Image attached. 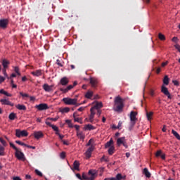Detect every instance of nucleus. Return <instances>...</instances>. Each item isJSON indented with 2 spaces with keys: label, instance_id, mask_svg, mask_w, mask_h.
I'll return each instance as SVG.
<instances>
[{
  "label": "nucleus",
  "instance_id": "37998d69",
  "mask_svg": "<svg viewBox=\"0 0 180 180\" xmlns=\"http://www.w3.org/2000/svg\"><path fill=\"white\" fill-rule=\"evenodd\" d=\"M94 115H89V122L93 123L94 122Z\"/></svg>",
  "mask_w": 180,
  "mask_h": 180
},
{
  "label": "nucleus",
  "instance_id": "13d9d810",
  "mask_svg": "<svg viewBox=\"0 0 180 180\" xmlns=\"http://www.w3.org/2000/svg\"><path fill=\"white\" fill-rule=\"evenodd\" d=\"M25 147H27L28 148H31L32 150H35L36 149V147L30 146V145H25Z\"/></svg>",
  "mask_w": 180,
  "mask_h": 180
},
{
  "label": "nucleus",
  "instance_id": "c9c22d12",
  "mask_svg": "<svg viewBox=\"0 0 180 180\" xmlns=\"http://www.w3.org/2000/svg\"><path fill=\"white\" fill-rule=\"evenodd\" d=\"M4 147H3L1 145H0V156L4 155Z\"/></svg>",
  "mask_w": 180,
  "mask_h": 180
},
{
  "label": "nucleus",
  "instance_id": "72a5a7b5",
  "mask_svg": "<svg viewBox=\"0 0 180 180\" xmlns=\"http://www.w3.org/2000/svg\"><path fill=\"white\" fill-rule=\"evenodd\" d=\"M153 115V112H146V117L148 118V120H151V116Z\"/></svg>",
  "mask_w": 180,
  "mask_h": 180
},
{
  "label": "nucleus",
  "instance_id": "f257e3e1",
  "mask_svg": "<svg viewBox=\"0 0 180 180\" xmlns=\"http://www.w3.org/2000/svg\"><path fill=\"white\" fill-rule=\"evenodd\" d=\"M124 107V104L123 103V99L120 96L115 98L113 110L120 113L122 112Z\"/></svg>",
  "mask_w": 180,
  "mask_h": 180
},
{
  "label": "nucleus",
  "instance_id": "0eeeda50",
  "mask_svg": "<svg viewBox=\"0 0 180 180\" xmlns=\"http://www.w3.org/2000/svg\"><path fill=\"white\" fill-rule=\"evenodd\" d=\"M15 156L18 160L25 161L26 158H25V155L20 150H15Z\"/></svg>",
  "mask_w": 180,
  "mask_h": 180
},
{
  "label": "nucleus",
  "instance_id": "680f3d73",
  "mask_svg": "<svg viewBox=\"0 0 180 180\" xmlns=\"http://www.w3.org/2000/svg\"><path fill=\"white\" fill-rule=\"evenodd\" d=\"M167 64H169V62H164V63H162V64H161V66H162V68H164V67H165Z\"/></svg>",
  "mask_w": 180,
  "mask_h": 180
},
{
  "label": "nucleus",
  "instance_id": "a878e982",
  "mask_svg": "<svg viewBox=\"0 0 180 180\" xmlns=\"http://www.w3.org/2000/svg\"><path fill=\"white\" fill-rule=\"evenodd\" d=\"M163 83L165 85L167 86L169 84V79L168 76H165L164 79H163Z\"/></svg>",
  "mask_w": 180,
  "mask_h": 180
},
{
  "label": "nucleus",
  "instance_id": "39448f33",
  "mask_svg": "<svg viewBox=\"0 0 180 180\" xmlns=\"http://www.w3.org/2000/svg\"><path fill=\"white\" fill-rule=\"evenodd\" d=\"M15 136L18 138L27 137L28 136V133L25 130L20 131V129H16L15 130Z\"/></svg>",
  "mask_w": 180,
  "mask_h": 180
},
{
  "label": "nucleus",
  "instance_id": "bf43d9fd",
  "mask_svg": "<svg viewBox=\"0 0 180 180\" xmlns=\"http://www.w3.org/2000/svg\"><path fill=\"white\" fill-rule=\"evenodd\" d=\"M2 71H3L4 76H5L6 77H8V74H6V69H3Z\"/></svg>",
  "mask_w": 180,
  "mask_h": 180
},
{
  "label": "nucleus",
  "instance_id": "a19ab883",
  "mask_svg": "<svg viewBox=\"0 0 180 180\" xmlns=\"http://www.w3.org/2000/svg\"><path fill=\"white\" fill-rule=\"evenodd\" d=\"M51 129H53V130L54 131H56V133H58L59 130H58V127H56V125H51Z\"/></svg>",
  "mask_w": 180,
  "mask_h": 180
},
{
  "label": "nucleus",
  "instance_id": "e2e57ef3",
  "mask_svg": "<svg viewBox=\"0 0 180 180\" xmlns=\"http://www.w3.org/2000/svg\"><path fill=\"white\" fill-rule=\"evenodd\" d=\"M173 84H174V86H179V83L176 80H174L173 81Z\"/></svg>",
  "mask_w": 180,
  "mask_h": 180
},
{
  "label": "nucleus",
  "instance_id": "ddd939ff",
  "mask_svg": "<svg viewBox=\"0 0 180 180\" xmlns=\"http://www.w3.org/2000/svg\"><path fill=\"white\" fill-rule=\"evenodd\" d=\"M69 83V79L68 77H64L60 80V84L62 86H67Z\"/></svg>",
  "mask_w": 180,
  "mask_h": 180
},
{
  "label": "nucleus",
  "instance_id": "2eb2a0df",
  "mask_svg": "<svg viewBox=\"0 0 180 180\" xmlns=\"http://www.w3.org/2000/svg\"><path fill=\"white\" fill-rule=\"evenodd\" d=\"M53 86H49L48 84H44L43 85V89L45 91V92H51L52 91Z\"/></svg>",
  "mask_w": 180,
  "mask_h": 180
},
{
  "label": "nucleus",
  "instance_id": "69168bd1",
  "mask_svg": "<svg viewBox=\"0 0 180 180\" xmlns=\"http://www.w3.org/2000/svg\"><path fill=\"white\" fill-rule=\"evenodd\" d=\"M13 180H22V179L20 176H15V177H13Z\"/></svg>",
  "mask_w": 180,
  "mask_h": 180
},
{
  "label": "nucleus",
  "instance_id": "774afa93",
  "mask_svg": "<svg viewBox=\"0 0 180 180\" xmlns=\"http://www.w3.org/2000/svg\"><path fill=\"white\" fill-rule=\"evenodd\" d=\"M14 70H15V73H18V72H19V68H18V66H15Z\"/></svg>",
  "mask_w": 180,
  "mask_h": 180
},
{
  "label": "nucleus",
  "instance_id": "ea45409f",
  "mask_svg": "<svg viewBox=\"0 0 180 180\" xmlns=\"http://www.w3.org/2000/svg\"><path fill=\"white\" fill-rule=\"evenodd\" d=\"M101 162H109V159L108 158H105V156H102L101 159Z\"/></svg>",
  "mask_w": 180,
  "mask_h": 180
},
{
  "label": "nucleus",
  "instance_id": "6e6d98bb",
  "mask_svg": "<svg viewBox=\"0 0 180 180\" xmlns=\"http://www.w3.org/2000/svg\"><path fill=\"white\" fill-rule=\"evenodd\" d=\"M94 110H96V108H91V115H95V111Z\"/></svg>",
  "mask_w": 180,
  "mask_h": 180
},
{
  "label": "nucleus",
  "instance_id": "4468645a",
  "mask_svg": "<svg viewBox=\"0 0 180 180\" xmlns=\"http://www.w3.org/2000/svg\"><path fill=\"white\" fill-rule=\"evenodd\" d=\"M126 142V139L124 136L123 137H120L119 139H117V146H120V145L125 143Z\"/></svg>",
  "mask_w": 180,
  "mask_h": 180
},
{
  "label": "nucleus",
  "instance_id": "b1692460",
  "mask_svg": "<svg viewBox=\"0 0 180 180\" xmlns=\"http://www.w3.org/2000/svg\"><path fill=\"white\" fill-rule=\"evenodd\" d=\"M84 129L91 131V130H94L95 127L91 124H86L84 127Z\"/></svg>",
  "mask_w": 180,
  "mask_h": 180
},
{
  "label": "nucleus",
  "instance_id": "bb28decb",
  "mask_svg": "<svg viewBox=\"0 0 180 180\" xmlns=\"http://www.w3.org/2000/svg\"><path fill=\"white\" fill-rule=\"evenodd\" d=\"M0 94H4L8 97H11L12 96V94H8V92L5 91L4 89H1L0 90Z\"/></svg>",
  "mask_w": 180,
  "mask_h": 180
},
{
  "label": "nucleus",
  "instance_id": "f8f14e48",
  "mask_svg": "<svg viewBox=\"0 0 180 180\" xmlns=\"http://www.w3.org/2000/svg\"><path fill=\"white\" fill-rule=\"evenodd\" d=\"M0 103H2V105H10L12 107L14 106V103H12L10 101L7 99H1Z\"/></svg>",
  "mask_w": 180,
  "mask_h": 180
},
{
  "label": "nucleus",
  "instance_id": "5701e85b",
  "mask_svg": "<svg viewBox=\"0 0 180 180\" xmlns=\"http://www.w3.org/2000/svg\"><path fill=\"white\" fill-rule=\"evenodd\" d=\"M80 166V163L75 160V162H73V168H75V170L79 171V167Z\"/></svg>",
  "mask_w": 180,
  "mask_h": 180
},
{
  "label": "nucleus",
  "instance_id": "dca6fc26",
  "mask_svg": "<svg viewBox=\"0 0 180 180\" xmlns=\"http://www.w3.org/2000/svg\"><path fill=\"white\" fill-rule=\"evenodd\" d=\"M1 63H2L3 68H4L3 69H5V70L8 68V65H9V64H11V63L6 59H3Z\"/></svg>",
  "mask_w": 180,
  "mask_h": 180
},
{
  "label": "nucleus",
  "instance_id": "6ab92c4d",
  "mask_svg": "<svg viewBox=\"0 0 180 180\" xmlns=\"http://www.w3.org/2000/svg\"><path fill=\"white\" fill-rule=\"evenodd\" d=\"M155 157H160L162 160H165V155H162V150H158L157 153H155Z\"/></svg>",
  "mask_w": 180,
  "mask_h": 180
},
{
  "label": "nucleus",
  "instance_id": "aec40b11",
  "mask_svg": "<svg viewBox=\"0 0 180 180\" xmlns=\"http://www.w3.org/2000/svg\"><path fill=\"white\" fill-rule=\"evenodd\" d=\"M15 108L18 110H27V107L25 105L18 104L15 105Z\"/></svg>",
  "mask_w": 180,
  "mask_h": 180
},
{
  "label": "nucleus",
  "instance_id": "5fc2aeb1",
  "mask_svg": "<svg viewBox=\"0 0 180 180\" xmlns=\"http://www.w3.org/2000/svg\"><path fill=\"white\" fill-rule=\"evenodd\" d=\"M60 158H62V159H65V152L60 153Z\"/></svg>",
  "mask_w": 180,
  "mask_h": 180
},
{
  "label": "nucleus",
  "instance_id": "58836bf2",
  "mask_svg": "<svg viewBox=\"0 0 180 180\" xmlns=\"http://www.w3.org/2000/svg\"><path fill=\"white\" fill-rule=\"evenodd\" d=\"M65 123H66L67 124H68V127H69L70 128L74 127V126H73L72 124L71 123V120H67L65 121Z\"/></svg>",
  "mask_w": 180,
  "mask_h": 180
},
{
  "label": "nucleus",
  "instance_id": "603ef678",
  "mask_svg": "<svg viewBox=\"0 0 180 180\" xmlns=\"http://www.w3.org/2000/svg\"><path fill=\"white\" fill-rule=\"evenodd\" d=\"M76 177L79 180H84V178H82V176H81L80 174H76Z\"/></svg>",
  "mask_w": 180,
  "mask_h": 180
},
{
  "label": "nucleus",
  "instance_id": "338daca9",
  "mask_svg": "<svg viewBox=\"0 0 180 180\" xmlns=\"http://www.w3.org/2000/svg\"><path fill=\"white\" fill-rule=\"evenodd\" d=\"M104 180H117V179H115V177H111V178H106Z\"/></svg>",
  "mask_w": 180,
  "mask_h": 180
},
{
  "label": "nucleus",
  "instance_id": "473e14b6",
  "mask_svg": "<svg viewBox=\"0 0 180 180\" xmlns=\"http://www.w3.org/2000/svg\"><path fill=\"white\" fill-rule=\"evenodd\" d=\"M158 38L159 39H160L161 41H165L166 40V37L164 34L159 33L158 34Z\"/></svg>",
  "mask_w": 180,
  "mask_h": 180
},
{
  "label": "nucleus",
  "instance_id": "412c9836",
  "mask_svg": "<svg viewBox=\"0 0 180 180\" xmlns=\"http://www.w3.org/2000/svg\"><path fill=\"white\" fill-rule=\"evenodd\" d=\"M143 174H145V176L147 178H150V176H151V174L150 172H148V168H144V169L143 170Z\"/></svg>",
  "mask_w": 180,
  "mask_h": 180
},
{
  "label": "nucleus",
  "instance_id": "423d86ee",
  "mask_svg": "<svg viewBox=\"0 0 180 180\" xmlns=\"http://www.w3.org/2000/svg\"><path fill=\"white\" fill-rule=\"evenodd\" d=\"M161 93L164 94L165 96H167L168 99H172V96H171L169 90L165 85H162L161 86Z\"/></svg>",
  "mask_w": 180,
  "mask_h": 180
},
{
  "label": "nucleus",
  "instance_id": "393cba45",
  "mask_svg": "<svg viewBox=\"0 0 180 180\" xmlns=\"http://www.w3.org/2000/svg\"><path fill=\"white\" fill-rule=\"evenodd\" d=\"M172 134H173L174 136V137L176 138L177 140L180 141V135L179 134L178 132H176L175 130L172 129Z\"/></svg>",
  "mask_w": 180,
  "mask_h": 180
},
{
  "label": "nucleus",
  "instance_id": "2f4dec72",
  "mask_svg": "<svg viewBox=\"0 0 180 180\" xmlns=\"http://www.w3.org/2000/svg\"><path fill=\"white\" fill-rule=\"evenodd\" d=\"M103 107V104L102 103H96V105L92 107V108H94V109L96 110H98L99 108H102Z\"/></svg>",
  "mask_w": 180,
  "mask_h": 180
},
{
  "label": "nucleus",
  "instance_id": "a211bd4d",
  "mask_svg": "<svg viewBox=\"0 0 180 180\" xmlns=\"http://www.w3.org/2000/svg\"><path fill=\"white\" fill-rule=\"evenodd\" d=\"M75 86L69 85L66 87V89L60 88V91H62L63 94H67L70 90H71L72 88H74Z\"/></svg>",
  "mask_w": 180,
  "mask_h": 180
},
{
  "label": "nucleus",
  "instance_id": "1a4fd4ad",
  "mask_svg": "<svg viewBox=\"0 0 180 180\" xmlns=\"http://www.w3.org/2000/svg\"><path fill=\"white\" fill-rule=\"evenodd\" d=\"M8 25V19H2L0 20V27L3 29H6Z\"/></svg>",
  "mask_w": 180,
  "mask_h": 180
},
{
  "label": "nucleus",
  "instance_id": "79ce46f5",
  "mask_svg": "<svg viewBox=\"0 0 180 180\" xmlns=\"http://www.w3.org/2000/svg\"><path fill=\"white\" fill-rule=\"evenodd\" d=\"M20 96L22 98H30V96L27 94H23V92H20Z\"/></svg>",
  "mask_w": 180,
  "mask_h": 180
},
{
  "label": "nucleus",
  "instance_id": "4be33fe9",
  "mask_svg": "<svg viewBox=\"0 0 180 180\" xmlns=\"http://www.w3.org/2000/svg\"><path fill=\"white\" fill-rule=\"evenodd\" d=\"M113 140L112 139H110V141H108L105 144V148H110V147H113Z\"/></svg>",
  "mask_w": 180,
  "mask_h": 180
},
{
  "label": "nucleus",
  "instance_id": "3c124183",
  "mask_svg": "<svg viewBox=\"0 0 180 180\" xmlns=\"http://www.w3.org/2000/svg\"><path fill=\"white\" fill-rule=\"evenodd\" d=\"M56 135L59 136V138L60 140H63V139H64V137H65L64 135H61L59 132H56Z\"/></svg>",
  "mask_w": 180,
  "mask_h": 180
},
{
  "label": "nucleus",
  "instance_id": "49530a36",
  "mask_svg": "<svg viewBox=\"0 0 180 180\" xmlns=\"http://www.w3.org/2000/svg\"><path fill=\"white\" fill-rule=\"evenodd\" d=\"M10 147H12L13 149L15 150V151L19 150L18 148L17 147H15V146L12 143H10Z\"/></svg>",
  "mask_w": 180,
  "mask_h": 180
},
{
  "label": "nucleus",
  "instance_id": "c85d7f7f",
  "mask_svg": "<svg viewBox=\"0 0 180 180\" xmlns=\"http://www.w3.org/2000/svg\"><path fill=\"white\" fill-rule=\"evenodd\" d=\"M94 93L93 91H89L86 93L85 98H87L88 99H91V98L93 96Z\"/></svg>",
  "mask_w": 180,
  "mask_h": 180
},
{
  "label": "nucleus",
  "instance_id": "20e7f679",
  "mask_svg": "<svg viewBox=\"0 0 180 180\" xmlns=\"http://www.w3.org/2000/svg\"><path fill=\"white\" fill-rule=\"evenodd\" d=\"M63 102L67 105H77V98H64Z\"/></svg>",
  "mask_w": 180,
  "mask_h": 180
},
{
  "label": "nucleus",
  "instance_id": "9b49d317",
  "mask_svg": "<svg viewBox=\"0 0 180 180\" xmlns=\"http://www.w3.org/2000/svg\"><path fill=\"white\" fill-rule=\"evenodd\" d=\"M89 84H91L93 88H96L98 84V79L94 77H91V79H89Z\"/></svg>",
  "mask_w": 180,
  "mask_h": 180
},
{
  "label": "nucleus",
  "instance_id": "f03ea898",
  "mask_svg": "<svg viewBox=\"0 0 180 180\" xmlns=\"http://www.w3.org/2000/svg\"><path fill=\"white\" fill-rule=\"evenodd\" d=\"M97 176V172L96 170H89L88 174L82 173V179L84 180H94Z\"/></svg>",
  "mask_w": 180,
  "mask_h": 180
},
{
  "label": "nucleus",
  "instance_id": "c03bdc74",
  "mask_svg": "<svg viewBox=\"0 0 180 180\" xmlns=\"http://www.w3.org/2000/svg\"><path fill=\"white\" fill-rule=\"evenodd\" d=\"M34 172H35V174H37L38 176H43L42 172H41L39 170L35 169V170H34Z\"/></svg>",
  "mask_w": 180,
  "mask_h": 180
},
{
  "label": "nucleus",
  "instance_id": "de8ad7c7",
  "mask_svg": "<svg viewBox=\"0 0 180 180\" xmlns=\"http://www.w3.org/2000/svg\"><path fill=\"white\" fill-rule=\"evenodd\" d=\"M94 150V146H91V147H89V148H88L87 151H86V152H88V153H93Z\"/></svg>",
  "mask_w": 180,
  "mask_h": 180
},
{
  "label": "nucleus",
  "instance_id": "4d7b16f0",
  "mask_svg": "<svg viewBox=\"0 0 180 180\" xmlns=\"http://www.w3.org/2000/svg\"><path fill=\"white\" fill-rule=\"evenodd\" d=\"M5 77L3 76H0V84H2L5 81Z\"/></svg>",
  "mask_w": 180,
  "mask_h": 180
},
{
  "label": "nucleus",
  "instance_id": "f704fd0d",
  "mask_svg": "<svg viewBox=\"0 0 180 180\" xmlns=\"http://www.w3.org/2000/svg\"><path fill=\"white\" fill-rule=\"evenodd\" d=\"M69 111H70V108L68 107L64 108L62 110H60V112H62V113H68Z\"/></svg>",
  "mask_w": 180,
  "mask_h": 180
},
{
  "label": "nucleus",
  "instance_id": "0e129e2a",
  "mask_svg": "<svg viewBox=\"0 0 180 180\" xmlns=\"http://www.w3.org/2000/svg\"><path fill=\"white\" fill-rule=\"evenodd\" d=\"M121 145H123V146L125 147L126 149H127L128 147H129V146H128V144H127V142H125V143H122Z\"/></svg>",
  "mask_w": 180,
  "mask_h": 180
},
{
  "label": "nucleus",
  "instance_id": "c756f323",
  "mask_svg": "<svg viewBox=\"0 0 180 180\" xmlns=\"http://www.w3.org/2000/svg\"><path fill=\"white\" fill-rule=\"evenodd\" d=\"M77 136L81 140H84L85 138V136L82 134V132H77Z\"/></svg>",
  "mask_w": 180,
  "mask_h": 180
},
{
  "label": "nucleus",
  "instance_id": "864d4df0",
  "mask_svg": "<svg viewBox=\"0 0 180 180\" xmlns=\"http://www.w3.org/2000/svg\"><path fill=\"white\" fill-rule=\"evenodd\" d=\"M0 143L3 144L4 146H6V143L2 138H0Z\"/></svg>",
  "mask_w": 180,
  "mask_h": 180
},
{
  "label": "nucleus",
  "instance_id": "052dcab7",
  "mask_svg": "<svg viewBox=\"0 0 180 180\" xmlns=\"http://www.w3.org/2000/svg\"><path fill=\"white\" fill-rule=\"evenodd\" d=\"M56 64L60 67L63 66V64L60 62V60L59 59H57L56 60Z\"/></svg>",
  "mask_w": 180,
  "mask_h": 180
},
{
  "label": "nucleus",
  "instance_id": "09e8293b",
  "mask_svg": "<svg viewBox=\"0 0 180 180\" xmlns=\"http://www.w3.org/2000/svg\"><path fill=\"white\" fill-rule=\"evenodd\" d=\"M85 155L86 158H87V159H89L91 157V152H86Z\"/></svg>",
  "mask_w": 180,
  "mask_h": 180
},
{
  "label": "nucleus",
  "instance_id": "4c0bfd02",
  "mask_svg": "<svg viewBox=\"0 0 180 180\" xmlns=\"http://www.w3.org/2000/svg\"><path fill=\"white\" fill-rule=\"evenodd\" d=\"M73 118L75 119V122L81 123L82 124L81 118L76 117L75 115H73Z\"/></svg>",
  "mask_w": 180,
  "mask_h": 180
},
{
  "label": "nucleus",
  "instance_id": "cd10ccee",
  "mask_svg": "<svg viewBox=\"0 0 180 180\" xmlns=\"http://www.w3.org/2000/svg\"><path fill=\"white\" fill-rule=\"evenodd\" d=\"M108 155H110L115 153V146H110V148H108Z\"/></svg>",
  "mask_w": 180,
  "mask_h": 180
},
{
  "label": "nucleus",
  "instance_id": "9d476101",
  "mask_svg": "<svg viewBox=\"0 0 180 180\" xmlns=\"http://www.w3.org/2000/svg\"><path fill=\"white\" fill-rule=\"evenodd\" d=\"M34 137L37 140H39L40 138L44 137V134L41 131H34Z\"/></svg>",
  "mask_w": 180,
  "mask_h": 180
},
{
  "label": "nucleus",
  "instance_id": "6e6552de",
  "mask_svg": "<svg viewBox=\"0 0 180 180\" xmlns=\"http://www.w3.org/2000/svg\"><path fill=\"white\" fill-rule=\"evenodd\" d=\"M35 108H37L38 110H49V107L46 103H40L39 105H35Z\"/></svg>",
  "mask_w": 180,
  "mask_h": 180
},
{
  "label": "nucleus",
  "instance_id": "e433bc0d",
  "mask_svg": "<svg viewBox=\"0 0 180 180\" xmlns=\"http://www.w3.org/2000/svg\"><path fill=\"white\" fill-rule=\"evenodd\" d=\"M115 179H117V180H122L125 179V177H123L122 175L121 174H117L116 175V177H115Z\"/></svg>",
  "mask_w": 180,
  "mask_h": 180
},
{
  "label": "nucleus",
  "instance_id": "a18cd8bd",
  "mask_svg": "<svg viewBox=\"0 0 180 180\" xmlns=\"http://www.w3.org/2000/svg\"><path fill=\"white\" fill-rule=\"evenodd\" d=\"M59 117H56V118H51V117H48L47 120H51L53 122H56L57 120H58Z\"/></svg>",
  "mask_w": 180,
  "mask_h": 180
},
{
  "label": "nucleus",
  "instance_id": "f3484780",
  "mask_svg": "<svg viewBox=\"0 0 180 180\" xmlns=\"http://www.w3.org/2000/svg\"><path fill=\"white\" fill-rule=\"evenodd\" d=\"M31 74L32 76H34V77H40V76H42V70H37L34 72H31Z\"/></svg>",
  "mask_w": 180,
  "mask_h": 180
},
{
  "label": "nucleus",
  "instance_id": "8fccbe9b",
  "mask_svg": "<svg viewBox=\"0 0 180 180\" xmlns=\"http://www.w3.org/2000/svg\"><path fill=\"white\" fill-rule=\"evenodd\" d=\"M15 143H17V144H19V145H20V146H26V143H22L20 141H15Z\"/></svg>",
  "mask_w": 180,
  "mask_h": 180
},
{
  "label": "nucleus",
  "instance_id": "7c9ffc66",
  "mask_svg": "<svg viewBox=\"0 0 180 180\" xmlns=\"http://www.w3.org/2000/svg\"><path fill=\"white\" fill-rule=\"evenodd\" d=\"M15 117H17V115L14 112L10 113V115L8 116V118L10 120H14L15 119Z\"/></svg>",
  "mask_w": 180,
  "mask_h": 180
},
{
  "label": "nucleus",
  "instance_id": "7ed1b4c3",
  "mask_svg": "<svg viewBox=\"0 0 180 180\" xmlns=\"http://www.w3.org/2000/svg\"><path fill=\"white\" fill-rule=\"evenodd\" d=\"M136 115L137 112L135 111H131V112H130V126L129 127V131L132 130L133 127H134V125L136 124V122L138 120L137 117H136Z\"/></svg>",
  "mask_w": 180,
  "mask_h": 180
}]
</instances>
